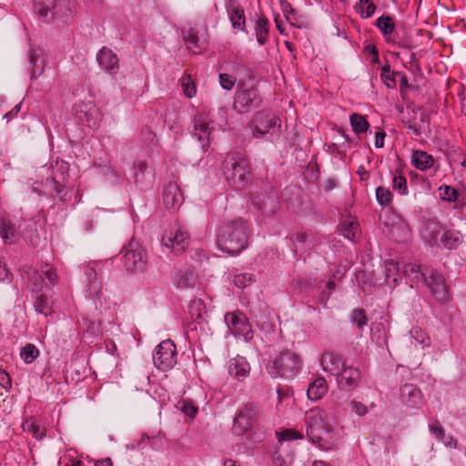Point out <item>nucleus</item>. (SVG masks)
<instances>
[{"label":"nucleus","instance_id":"nucleus-34","mask_svg":"<svg viewBox=\"0 0 466 466\" xmlns=\"http://www.w3.org/2000/svg\"><path fill=\"white\" fill-rule=\"evenodd\" d=\"M34 308L37 313L43 314L46 317L51 315L53 312L52 303L49 301L47 296L43 293H37L35 296Z\"/></svg>","mask_w":466,"mask_h":466},{"label":"nucleus","instance_id":"nucleus-38","mask_svg":"<svg viewBox=\"0 0 466 466\" xmlns=\"http://www.w3.org/2000/svg\"><path fill=\"white\" fill-rule=\"evenodd\" d=\"M375 25L384 35H389L392 34L395 30L394 20L390 15H383L380 16L379 18H377Z\"/></svg>","mask_w":466,"mask_h":466},{"label":"nucleus","instance_id":"nucleus-28","mask_svg":"<svg viewBox=\"0 0 466 466\" xmlns=\"http://www.w3.org/2000/svg\"><path fill=\"white\" fill-rule=\"evenodd\" d=\"M328 391V384L324 378H317L308 388V397L310 400H318Z\"/></svg>","mask_w":466,"mask_h":466},{"label":"nucleus","instance_id":"nucleus-42","mask_svg":"<svg viewBox=\"0 0 466 466\" xmlns=\"http://www.w3.org/2000/svg\"><path fill=\"white\" fill-rule=\"evenodd\" d=\"M197 281V276L192 271H186L177 276V285L180 288H193Z\"/></svg>","mask_w":466,"mask_h":466},{"label":"nucleus","instance_id":"nucleus-20","mask_svg":"<svg viewBox=\"0 0 466 466\" xmlns=\"http://www.w3.org/2000/svg\"><path fill=\"white\" fill-rule=\"evenodd\" d=\"M250 372V366L246 358L237 356L228 362V373L238 380H243Z\"/></svg>","mask_w":466,"mask_h":466},{"label":"nucleus","instance_id":"nucleus-27","mask_svg":"<svg viewBox=\"0 0 466 466\" xmlns=\"http://www.w3.org/2000/svg\"><path fill=\"white\" fill-rule=\"evenodd\" d=\"M411 163L416 168L423 171L433 166L434 158L425 151L415 150L412 154Z\"/></svg>","mask_w":466,"mask_h":466},{"label":"nucleus","instance_id":"nucleus-19","mask_svg":"<svg viewBox=\"0 0 466 466\" xmlns=\"http://www.w3.org/2000/svg\"><path fill=\"white\" fill-rule=\"evenodd\" d=\"M21 276L26 280L33 292L39 293L46 287L45 279L40 270H34L30 266H23Z\"/></svg>","mask_w":466,"mask_h":466},{"label":"nucleus","instance_id":"nucleus-40","mask_svg":"<svg viewBox=\"0 0 466 466\" xmlns=\"http://www.w3.org/2000/svg\"><path fill=\"white\" fill-rule=\"evenodd\" d=\"M40 271L45 279V284L46 288L51 289L57 284L58 276L56 269L53 267L49 266L48 264H46L44 267L41 268Z\"/></svg>","mask_w":466,"mask_h":466},{"label":"nucleus","instance_id":"nucleus-46","mask_svg":"<svg viewBox=\"0 0 466 466\" xmlns=\"http://www.w3.org/2000/svg\"><path fill=\"white\" fill-rule=\"evenodd\" d=\"M277 438L279 442H283L294 440H302L303 434L296 430L288 429L283 431L277 432Z\"/></svg>","mask_w":466,"mask_h":466},{"label":"nucleus","instance_id":"nucleus-44","mask_svg":"<svg viewBox=\"0 0 466 466\" xmlns=\"http://www.w3.org/2000/svg\"><path fill=\"white\" fill-rule=\"evenodd\" d=\"M376 199L380 206L387 207L391 203L392 193L389 188L378 187L376 188Z\"/></svg>","mask_w":466,"mask_h":466},{"label":"nucleus","instance_id":"nucleus-57","mask_svg":"<svg viewBox=\"0 0 466 466\" xmlns=\"http://www.w3.org/2000/svg\"><path fill=\"white\" fill-rule=\"evenodd\" d=\"M352 410L359 416H363L368 412L367 407L361 402L352 400L350 402Z\"/></svg>","mask_w":466,"mask_h":466},{"label":"nucleus","instance_id":"nucleus-59","mask_svg":"<svg viewBox=\"0 0 466 466\" xmlns=\"http://www.w3.org/2000/svg\"><path fill=\"white\" fill-rule=\"evenodd\" d=\"M402 263H399L393 260L386 261V269L388 271L387 277L390 278L391 272L400 271L401 269Z\"/></svg>","mask_w":466,"mask_h":466},{"label":"nucleus","instance_id":"nucleus-56","mask_svg":"<svg viewBox=\"0 0 466 466\" xmlns=\"http://www.w3.org/2000/svg\"><path fill=\"white\" fill-rule=\"evenodd\" d=\"M0 387L5 390H10L12 387V379L10 375L2 370H0Z\"/></svg>","mask_w":466,"mask_h":466},{"label":"nucleus","instance_id":"nucleus-1","mask_svg":"<svg viewBox=\"0 0 466 466\" xmlns=\"http://www.w3.org/2000/svg\"><path fill=\"white\" fill-rule=\"evenodd\" d=\"M248 224L243 218L224 222L217 232V246L223 252L238 255L248 247Z\"/></svg>","mask_w":466,"mask_h":466},{"label":"nucleus","instance_id":"nucleus-22","mask_svg":"<svg viewBox=\"0 0 466 466\" xmlns=\"http://www.w3.org/2000/svg\"><path fill=\"white\" fill-rule=\"evenodd\" d=\"M75 7L74 0H57L55 3L53 12H51L50 19L56 17L64 23H67L72 17Z\"/></svg>","mask_w":466,"mask_h":466},{"label":"nucleus","instance_id":"nucleus-16","mask_svg":"<svg viewBox=\"0 0 466 466\" xmlns=\"http://www.w3.org/2000/svg\"><path fill=\"white\" fill-rule=\"evenodd\" d=\"M96 61L102 69L113 76L117 74L119 60L110 48L103 46L96 54Z\"/></svg>","mask_w":466,"mask_h":466},{"label":"nucleus","instance_id":"nucleus-61","mask_svg":"<svg viewBox=\"0 0 466 466\" xmlns=\"http://www.w3.org/2000/svg\"><path fill=\"white\" fill-rule=\"evenodd\" d=\"M385 133L383 131H380L376 133L375 136V147L377 148L383 147L384 146V138H385Z\"/></svg>","mask_w":466,"mask_h":466},{"label":"nucleus","instance_id":"nucleus-60","mask_svg":"<svg viewBox=\"0 0 466 466\" xmlns=\"http://www.w3.org/2000/svg\"><path fill=\"white\" fill-rule=\"evenodd\" d=\"M85 274L87 279V283L95 281H98L97 279V274L94 268L87 266L85 268Z\"/></svg>","mask_w":466,"mask_h":466},{"label":"nucleus","instance_id":"nucleus-63","mask_svg":"<svg viewBox=\"0 0 466 466\" xmlns=\"http://www.w3.org/2000/svg\"><path fill=\"white\" fill-rule=\"evenodd\" d=\"M273 462L276 466H287V461L278 452H275Z\"/></svg>","mask_w":466,"mask_h":466},{"label":"nucleus","instance_id":"nucleus-2","mask_svg":"<svg viewBox=\"0 0 466 466\" xmlns=\"http://www.w3.org/2000/svg\"><path fill=\"white\" fill-rule=\"evenodd\" d=\"M325 411L311 409L305 413L306 433L309 440L319 449L329 451L338 445V437L325 420Z\"/></svg>","mask_w":466,"mask_h":466},{"label":"nucleus","instance_id":"nucleus-13","mask_svg":"<svg viewBox=\"0 0 466 466\" xmlns=\"http://www.w3.org/2000/svg\"><path fill=\"white\" fill-rule=\"evenodd\" d=\"M400 400L408 409H420L423 404V394L413 383H404L400 387Z\"/></svg>","mask_w":466,"mask_h":466},{"label":"nucleus","instance_id":"nucleus-50","mask_svg":"<svg viewBox=\"0 0 466 466\" xmlns=\"http://www.w3.org/2000/svg\"><path fill=\"white\" fill-rule=\"evenodd\" d=\"M440 194L444 200L449 202L455 201L458 197L457 191L450 186H441L440 187Z\"/></svg>","mask_w":466,"mask_h":466},{"label":"nucleus","instance_id":"nucleus-11","mask_svg":"<svg viewBox=\"0 0 466 466\" xmlns=\"http://www.w3.org/2000/svg\"><path fill=\"white\" fill-rule=\"evenodd\" d=\"M189 243V233L179 225H175L162 237V244L175 252L184 251Z\"/></svg>","mask_w":466,"mask_h":466},{"label":"nucleus","instance_id":"nucleus-39","mask_svg":"<svg viewBox=\"0 0 466 466\" xmlns=\"http://www.w3.org/2000/svg\"><path fill=\"white\" fill-rule=\"evenodd\" d=\"M341 230L346 238L354 240L360 232V226L355 219H348L341 224Z\"/></svg>","mask_w":466,"mask_h":466},{"label":"nucleus","instance_id":"nucleus-15","mask_svg":"<svg viewBox=\"0 0 466 466\" xmlns=\"http://www.w3.org/2000/svg\"><path fill=\"white\" fill-rule=\"evenodd\" d=\"M336 377L339 388L341 390L350 391L358 386L361 379V374L359 369L345 365L341 373L338 374Z\"/></svg>","mask_w":466,"mask_h":466},{"label":"nucleus","instance_id":"nucleus-43","mask_svg":"<svg viewBox=\"0 0 466 466\" xmlns=\"http://www.w3.org/2000/svg\"><path fill=\"white\" fill-rule=\"evenodd\" d=\"M396 74L399 75L400 73H395L390 69L389 65H386L381 68L380 78L389 88H393L396 86Z\"/></svg>","mask_w":466,"mask_h":466},{"label":"nucleus","instance_id":"nucleus-23","mask_svg":"<svg viewBox=\"0 0 466 466\" xmlns=\"http://www.w3.org/2000/svg\"><path fill=\"white\" fill-rule=\"evenodd\" d=\"M183 39L187 48L193 54H200L208 47V42L205 39H201L198 32L193 28L184 33Z\"/></svg>","mask_w":466,"mask_h":466},{"label":"nucleus","instance_id":"nucleus-21","mask_svg":"<svg viewBox=\"0 0 466 466\" xmlns=\"http://www.w3.org/2000/svg\"><path fill=\"white\" fill-rule=\"evenodd\" d=\"M29 64L31 66V80L39 77L45 70V59L43 50L39 47H30L28 55Z\"/></svg>","mask_w":466,"mask_h":466},{"label":"nucleus","instance_id":"nucleus-10","mask_svg":"<svg viewBox=\"0 0 466 466\" xmlns=\"http://www.w3.org/2000/svg\"><path fill=\"white\" fill-rule=\"evenodd\" d=\"M225 322L235 337H242L245 341L253 338V332L246 316L238 311L228 312L224 316Z\"/></svg>","mask_w":466,"mask_h":466},{"label":"nucleus","instance_id":"nucleus-29","mask_svg":"<svg viewBox=\"0 0 466 466\" xmlns=\"http://www.w3.org/2000/svg\"><path fill=\"white\" fill-rule=\"evenodd\" d=\"M402 273L412 282L419 283L426 280V275L420 269V266L415 263H402Z\"/></svg>","mask_w":466,"mask_h":466},{"label":"nucleus","instance_id":"nucleus-12","mask_svg":"<svg viewBox=\"0 0 466 466\" xmlns=\"http://www.w3.org/2000/svg\"><path fill=\"white\" fill-rule=\"evenodd\" d=\"M194 130L192 135L198 138L203 150H208L210 142V135L214 130L210 127V120L206 113H198L193 118Z\"/></svg>","mask_w":466,"mask_h":466},{"label":"nucleus","instance_id":"nucleus-8","mask_svg":"<svg viewBox=\"0 0 466 466\" xmlns=\"http://www.w3.org/2000/svg\"><path fill=\"white\" fill-rule=\"evenodd\" d=\"M153 362L157 369L162 371L174 367L177 363V349L172 340H163L156 347Z\"/></svg>","mask_w":466,"mask_h":466},{"label":"nucleus","instance_id":"nucleus-25","mask_svg":"<svg viewBox=\"0 0 466 466\" xmlns=\"http://www.w3.org/2000/svg\"><path fill=\"white\" fill-rule=\"evenodd\" d=\"M75 115L77 120L84 125L91 126L94 120L96 107L91 103L80 102L74 106Z\"/></svg>","mask_w":466,"mask_h":466},{"label":"nucleus","instance_id":"nucleus-3","mask_svg":"<svg viewBox=\"0 0 466 466\" xmlns=\"http://www.w3.org/2000/svg\"><path fill=\"white\" fill-rule=\"evenodd\" d=\"M223 170L228 185L236 189H245L250 181L248 160L238 155H228L223 162Z\"/></svg>","mask_w":466,"mask_h":466},{"label":"nucleus","instance_id":"nucleus-5","mask_svg":"<svg viewBox=\"0 0 466 466\" xmlns=\"http://www.w3.org/2000/svg\"><path fill=\"white\" fill-rule=\"evenodd\" d=\"M252 136L262 137L267 134L279 136L280 133L281 120L273 113L266 110L257 112L249 123Z\"/></svg>","mask_w":466,"mask_h":466},{"label":"nucleus","instance_id":"nucleus-51","mask_svg":"<svg viewBox=\"0 0 466 466\" xmlns=\"http://www.w3.org/2000/svg\"><path fill=\"white\" fill-rule=\"evenodd\" d=\"M182 87L185 95L191 98L196 95V86L189 76L184 77L182 80Z\"/></svg>","mask_w":466,"mask_h":466},{"label":"nucleus","instance_id":"nucleus-7","mask_svg":"<svg viewBox=\"0 0 466 466\" xmlns=\"http://www.w3.org/2000/svg\"><path fill=\"white\" fill-rule=\"evenodd\" d=\"M259 415L260 408L257 404H246L234 419V433L237 435H243L248 431L258 421Z\"/></svg>","mask_w":466,"mask_h":466},{"label":"nucleus","instance_id":"nucleus-54","mask_svg":"<svg viewBox=\"0 0 466 466\" xmlns=\"http://www.w3.org/2000/svg\"><path fill=\"white\" fill-rule=\"evenodd\" d=\"M87 288L89 294L93 298H99L102 293V286L100 281H93L90 283H87Z\"/></svg>","mask_w":466,"mask_h":466},{"label":"nucleus","instance_id":"nucleus-9","mask_svg":"<svg viewBox=\"0 0 466 466\" xmlns=\"http://www.w3.org/2000/svg\"><path fill=\"white\" fill-rule=\"evenodd\" d=\"M123 263L127 271H142L146 266L145 250L137 242L130 241L124 248Z\"/></svg>","mask_w":466,"mask_h":466},{"label":"nucleus","instance_id":"nucleus-55","mask_svg":"<svg viewBox=\"0 0 466 466\" xmlns=\"http://www.w3.org/2000/svg\"><path fill=\"white\" fill-rule=\"evenodd\" d=\"M430 431L435 434L436 438L443 441L444 437V429L439 423L438 420L434 421L432 424L429 425Z\"/></svg>","mask_w":466,"mask_h":466},{"label":"nucleus","instance_id":"nucleus-52","mask_svg":"<svg viewBox=\"0 0 466 466\" xmlns=\"http://www.w3.org/2000/svg\"><path fill=\"white\" fill-rule=\"evenodd\" d=\"M219 83L222 88L231 90L235 86L236 78L228 74L223 73L219 75Z\"/></svg>","mask_w":466,"mask_h":466},{"label":"nucleus","instance_id":"nucleus-4","mask_svg":"<svg viewBox=\"0 0 466 466\" xmlns=\"http://www.w3.org/2000/svg\"><path fill=\"white\" fill-rule=\"evenodd\" d=\"M299 368V357L289 350L281 351L268 366V372L272 376L286 379L294 377Z\"/></svg>","mask_w":466,"mask_h":466},{"label":"nucleus","instance_id":"nucleus-32","mask_svg":"<svg viewBox=\"0 0 466 466\" xmlns=\"http://www.w3.org/2000/svg\"><path fill=\"white\" fill-rule=\"evenodd\" d=\"M441 244L448 249H456L462 242V236L456 230H446L441 238Z\"/></svg>","mask_w":466,"mask_h":466},{"label":"nucleus","instance_id":"nucleus-48","mask_svg":"<svg viewBox=\"0 0 466 466\" xmlns=\"http://www.w3.org/2000/svg\"><path fill=\"white\" fill-rule=\"evenodd\" d=\"M255 281L254 276L250 273H240L235 276L234 284L239 289H245Z\"/></svg>","mask_w":466,"mask_h":466},{"label":"nucleus","instance_id":"nucleus-64","mask_svg":"<svg viewBox=\"0 0 466 466\" xmlns=\"http://www.w3.org/2000/svg\"><path fill=\"white\" fill-rule=\"evenodd\" d=\"M96 466H113L112 461L109 458L97 461Z\"/></svg>","mask_w":466,"mask_h":466},{"label":"nucleus","instance_id":"nucleus-35","mask_svg":"<svg viewBox=\"0 0 466 466\" xmlns=\"http://www.w3.org/2000/svg\"><path fill=\"white\" fill-rule=\"evenodd\" d=\"M354 8L361 18L367 19L373 15L377 6L371 0H359Z\"/></svg>","mask_w":466,"mask_h":466},{"label":"nucleus","instance_id":"nucleus-37","mask_svg":"<svg viewBox=\"0 0 466 466\" xmlns=\"http://www.w3.org/2000/svg\"><path fill=\"white\" fill-rule=\"evenodd\" d=\"M350 125L353 132L356 134L367 132L370 127V123L365 116L358 113H354L350 116Z\"/></svg>","mask_w":466,"mask_h":466},{"label":"nucleus","instance_id":"nucleus-26","mask_svg":"<svg viewBox=\"0 0 466 466\" xmlns=\"http://www.w3.org/2000/svg\"><path fill=\"white\" fill-rule=\"evenodd\" d=\"M18 232L14 223L5 217L0 218V236L5 243H13L17 238Z\"/></svg>","mask_w":466,"mask_h":466},{"label":"nucleus","instance_id":"nucleus-58","mask_svg":"<svg viewBox=\"0 0 466 466\" xmlns=\"http://www.w3.org/2000/svg\"><path fill=\"white\" fill-rule=\"evenodd\" d=\"M412 336L419 341L420 344L424 346L430 345V338L423 335L420 329H414L411 330Z\"/></svg>","mask_w":466,"mask_h":466},{"label":"nucleus","instance_id":"nucleus-18","mask_svg":"<svg viewBox=\"0 0 466 466\" xmlns=\"http://www.w3.org/2000/svg\"><path fill=\"white\" fill-rule=\"evenodd\" d=\"M184 201L180 187L176 183H168L163 191V202L165 207L171 210L177 209Z\"/></svg>","mask_w":466,"mask_h":466},{"label":"nucleus","instance_id":"nucleus-33","mask_svg":"<svg viewBox=\"0 0 466 466\" xmlns=\"http://www.w3.org/2000/svg\"><path fill=\"white\" fill-rule=\"evenodd\" d=\"M22 428L24 431L30 433L35 440L40 441L46 436L45 429L34 418L25 420L22 424Z\"/></svg>","mask_w":466,"mask_h":466},{"label":"nucleus","instance_id":"nucleus-24","mask_svg":"<svg viewBox=\"0 0 466 466\" xmlns=\"http://www.w3.org/2000/svg\"><path fill=\"white\" fill-rule=\"evenodd\" d=\"M227 13L232 24V27L237 30L245 31L246 17L243 7L233 2L227 6Z\"/></svg>","mask_w":466,"mask_h":466},{"label":"nucleus","instance_id":"nucleus-47","mask_svg":"<svg viewBox=\"0 0 466 466\" xmlns=\"http://www.w3.org/2000/svg\"><path fill=\"white\" fill-rule=\"evenodd\" d=\"M290 240L293 243H299L300 245H307V248H312L314 247V241L311 240L310 236L306 232H296L291 235Z\"/></svg>","mask_w":466,"mask_h":466},{"label":"nucleus","instance_id":"nucleus-45","mask_svg":"<svg viewBox=\"0 0 466 466\" xmlns=\"http://www.w3.org/2000/svg\"><path fill=\"white\" fill-rule=\"evenodd\" d=\"M392 187L398 190L400 195L408 194L407 180L400 173L396 172L392 179Z\"/></svg>","mask_w":466,"mask_h":466},{"label":"nucleus","instance_id":"nucleus-31","mask_svg":"<svg viewBox=\"0 0 466 466\" xmlns=\"http://www.w3.org/2000/svg\"><path fill=\"white\" fill-rule=\"evenodd\" d=\"M56 0H34V12L46 21L50 20Z\"/></svg>","mask_w":466,"mask_h":466},{"label":"nucleus","instance_id":"nucleus-6","mask_svg":"<svg viewBox=\"0 0 466 466\" xmlns=\"http://www.w3.org/2000/svg\"><path fill=\"white\" fill-rule=\"evenodd\" d=\"M262 104V97L254 86L239 85L235 93L233 107L239 114L248 113Z\"/></svg>","mask_w":466,"mask_h":466},{"label":"nucleus","instance_id":"nucleus-53","mask_svg":"<svg viewBox=\"0 0 466 466\" xmlns=\"http://www.w3.org/2000/svg\"><path fill=\"white\" fill-rule=\"evenodd\" d=\"M181 410L190 418H194L198 413V408L188 400H183Z\"/></svg>","mask_w":466,"mask_h":466},{"label":"nucleus","instance_id":"nucleus-14","mask_svg":"<svg viewBox=\"0 0 466 466\" xmlns=\"http://www.w3.org/2000/svg\"><path fill=\"white\" fill-rule=\"evenodd\" d=\"M423 283L427 284L437 300L444 302L449 299L445 279L441 273L431 270L429 277H426V280H423Z\"/></svg>","mask_w":466,"mask_h":466},{"label":"nucleus","instance_id":"nucleus-41","mask_svg":"<svg viewBox=\"0 0 466 466\" xmlns=\"http://www.w3.org/2000/svg\"><path fill=\"white\" fill-rule=\"evenodd\" d=\"M38 356L39 350L32 343H27L21 349L20 357L27 364L32 363Z\"/></svg>","mask_w":466,"mask_h":466},{"label":"nucleus","instance_id":"nucleus-30","mask_svg":"<svg viewBox=\"0 0 466 466\" xmlns=\"http://www.w3.org/2000/svg\"><path fill=\"white\" fill-rule=\"evenodd\" d=\"M269 22L265 16H260L256 21L255 35L260 46L267 44L268 40Z\"/></svg>","mask_w":466,"mask_h":466},{"label":"nucleus","instance_id":"nucleus-49","mask_svg":"<svg viewBox=\"0 0 466 466\" xmlns=\"http://www.w3.org/2000/svg\"><path fill=\"white\" fill-rule=\"evenodd\" d=\"M351 321L355 323L360 329H362L368 323L365 311L361 309H355L351 314Z\"/></svg>","mask_w":466,"mask_h":466},{"label":"nucleus","instance_id":"nucleus-17","mask_svg":"<svg viewBox=\"0 0 466 466\" xmlns=\"http://www.w3.org/2000/svg\"><path fill=\"white\" fill-rule=\"evenodd\" d=\"M320 365L324 371L337 376L341 373L342 369L346 365L343 358L335 352H324L320 358Z\"/></svg>","mask_w":466,"mask_h":466},{"label":"nucleus","instance_id":"nucleus-36","mask_svg":"<svg viewBox=\"0 0 466 466\" xmlns=\"http://www.w3.org/2000/svg\"><path fill=\"white\" fill-rule=\"evenodd\" d=\"M63 169L64 164L61 165L60 168H56V170L54 169L52 178L50 180L51 186L53 187L56 195L60 198L62 197L61 194L65 188V174L63 172Z\"/></svg>","mask_w":466,"mask_h":466},{"label":"nucleus","instance_id":"nucleus-62","mask_svg":"<svg viewBox=\"0 0 466 466\" xmlns=\"http://www.w3.org/2000/svg\"><path fill=\"white\" fill-rule=\"evenodd\" d=\"M146 169H147V164L145 162L139 161L137 164L135 165L136 181H137L138 172L143 174Z\"/></svg>","mask_w":466,"mask_h":466}]
</instances>
